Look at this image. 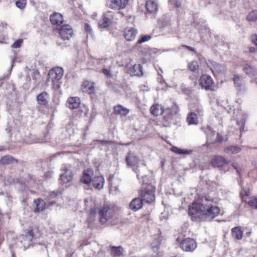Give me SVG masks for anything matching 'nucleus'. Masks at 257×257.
Masks as SVG:
<instances>
[{"instance_id": "obj_21", "label": "nucleus", "mask_w": 257, "mask_h": 257, "mask_svg": "<svg viewBox=\"0 0 257 257\" xmlns=\"http://www.w3.org/2000/svg\"><path fill=\"white\" fill-rule=\"evenodd\" d=\"M138 31L133 28H127L124 29L123 36L127 41H132L136 37Z\"/></svg>"}, {"instance_id": "obj_40", "label": "nucleus", "mask_w": 257, "mask_h": 257, "mask_svg": "<svg viewBox=\"0 0 257 257\" xmlns=\"http://www.w3.org/2000/svg\"><path fill=\"white\" fill-rule=\"evenodd\" d=\"M248 204L251 207L257 209V197H251L248 201Z\"/></svg>"}, {"instance_id": "obj_45", "label": "nucleus", "mask_w": 257, "mask_h": 257, "mask_svg": "<svg viewBox=\"0 0 257 257\" xmlns=\"http://www.w3.org/2000/svg\"><path fill=\"white\" fill-rule=\"evenodd\" d=\"M108 143V142L106 140H96L93 141L94 145L101 144L102 145H106Z\"/></svg>"}, {"instance_id": "obj_24", "label": "nucleus", "mask_w": 257, "mask_h": 257, "mask_svg": "<svg viewBox=\"0 0 257 257\" xmlns=\"http://www.w3.org/2000/svg\"><path fill=\"white\" fill-rule=\"evenodd\" d=\"M34 202L36 206L34 210L35 212H40L46 209V203L42 199L38 198L34 200Z\"/></svg>"}, {"instance_id": "obj_26", "label": "nucleus", "mask_w": 257, "mask_h": 257, "mask_svg": "<svg viewBox=\"0 0 257 257\" xmlns=\"http://www.w3.org/2000/svg\"><path fill=\"white\" fill-rule=\"evenodd\" d=\"M202 130L206 135L207 141L212 143L215 138V132L208 126L204 128L202 127Z\"/></svg>"}, {"instance_id": "obj_57", "label": "nucleus", "mask_w": 257, "mask_h": 257, "mask_svg": "<svg viewBox=\"0 0 257 257\" xmlns=\"http://www.w3.org/2000/svg\"><path fill=\"white\" fill-rule=\"evenodd\" d=\"M257 50L256 47H251L250 48V52H255Z\"/></svg>"}, {"instance_id": "obj_2", "label": "nucleus", "mask_w": 257, "mask_h": 257, "mask_svg": "<svg viewBox=\"0 0 257 257\" xmlns=\"http://www.w3.org/2000/svg\"><path fill=\"white\" fill-rule=\"evenodd\" d=\"M169 102L170 106L163 107L159 104H155L150 108L151 113L155 116H158L164 113L163 123L166 126H169L171 123H175L179 111V108L175 103L172 101H170Z\"/></svg>"}, {"instance_id": "obj_60", "label": "nucleus", "mask_w": 257, "mask_h": 257, "mask_svg": "<svg viewBox=\"0 0 257 257\" xmlns=\"http://www.w3.org/2000/svg\"><path fill=\"white\" fill-rule=\"evenodd\" d=\"M232 166L233 168H234L236 170V172L238 173V170H237V167L235 166H234V165H232Z\"/></svg>"}, {"instance_id": "obj_59", "label": "nucleus", "mask_w": 257, "mask_h": 257, "mask_svg": "<svg viewBox=\"0 0 257 257\" xmlns=\"http://www.w3.org/2000/svg\"><path fill=\"white\" fill-rule=\"evenodd\" d=\"M151 39V37L150 36H146V41H149Z\"/></svg>"}, {"instance_id": "obj_32", "label": "nucleus", "mask_w": 257, "mask_h": 257, "mask_svg": "<svg viewBox=\"0 0 257 257\" xmlns=\"http://www.w3.org/2000/svg\"><path fill=\"white\" fill-rule=\"evenodd\" d=\"M187 122L189 125L191 124H198V118L195 113L192 112L190 113L187 118Z\"/></svg>"}, {"instance_id": "obj_5", "label": "nucleus", "mask_w": 257, "mask_h": 257, "mask_svg": "<svg viewBox=\"0 0 257 257\" xmlns=\"http://www.w3.org/2000/svg\"><path fill=\"white\" fill-rule=\"evenodd\" d=\"M176 241L179 243V247L184 251L192 252L197 247V243L196 240L191 238H184L180 240L179 238Z\"/></svg>"}, {"instance_id": "obj_58", "label": "nucleus", "mask_w": 257, "mask_h": 257, "mask_svg": "<svg viewBox=\"0 0 257 257\" xmlns=\"http://www.w3.org/2000/svg\"><path fill=\"white\" fill-rule=\"evenodd\" d=\"M184 47L187 48V49H188L189 50H190L191 51L193 50V48L192 47H190V46L186 45V46H184Z\"/></svg>"}, {"instance_id": "obj_10", "label": "nucleus", "mask_w": 257, "mask_h": 257, "mask_svg": "<svg viewBox=\"0 0 257 257\" xmlns=\"http://www.w3.org/2000/svg\"><path fill=\"white\" fill-rule=\"evenodd\" d=\"M59 34L63 40H69L73 36V31L69 25H65L59 29Z\"/></svg>"}, {"instance_id": "obj_63", "label": "nucleus", "mask_w": 257, "mask_h": 257, "mask_svg": "<svg viewBox=\"0 0 257 257\" xmlns=\"http://www.w3.org/2000/svg\"><path fill=\"white\" fill-rule=\"evenodd\" d=\"M137 178L139 180H140L141 179V178H140V175L139 174H137Z\"/></svg>"}, {"instance_id": "obj_53", "label": "nucleus", "mask_w": 257, "mask_h": 257, "mask_svg": "<svg viewBox=\"0 0 257 257\" xmlns=\"http://www.w3.org/2000/svg\"><path fill=\"white\" fill-rule=\"evenodd\" d=\"M97 211L95 208H91L90 210V214L92 215L96 213Z\"/></svg>"}, {"instance_id": "obj_4", "label": "nucleus", "mask_w": 257, "mask_h": 257, "mask_svg": "<svg viewBox=\"0 0 257 257\" xmlns=\"http://www.w3.org/2000/svg\"><path fill=\"white\" fill-rule=\"evenodd\" d=\"M63 76V70L60 67L51 69L48 73V80L51 81L53 88L58 89L61 85V80Z\"/></svg>"}, {"instance_id": "obj_44", "label": "nucleus", "mask_w": 257, "mask_h": 257, "mask_svg": "<svg viewBox=\"0 0 257 257\" xmlns=\"http://www.w3.org/2000/svg\"><path fill=\"white\" fill-rule=\"evenodd\" d=\"M23 43V40L22 39H19L18 40H17L15 41L13 45H12V47L13 48H18L20 47L22 44Z\"/></svg>"}, {"instance_id": "obj_54", "label": "nucleus", "mask_w": 257, "mask_h": 257, "mask_svg": "<svg viewBox=\"0 0 257 257\" xmlns=\"http://www.w3.org/2000/svg\"><path fill=\"white\" fill-rule=\"evenodd\" d=\"M157 72H158V74L159 75H160L161 77H162V74L163 73V70H162V69L160 67H159V69H158L157 68H156Z\"/></svg>"}, {"instance_id": "obj_56", "label": "nucleus", "mask_w": 257, "mask_h": 257, "mask_svg": "<svg viewBox=\"0 0 257 257\" xmlns=\"http://www.w3.org/2000/svg\"><path fill=\"white\" fill-rule=\"evenodd\" d=\"M98 61H99V63H102V62H101V61H104V62H106L107 61H108V59L107 58H105L104 59H103V58H101V59H98Z\"/></svg>"}, {"instance_id": "obj_38", "label": "nucleus", "mask_w": 257, "mask_h": 257, "mask_svg": "<svg viewBox=\"0 0 257 257\" xmlns=\"http://www.w3.org/2000/svg\"><path fill=\"white\" fill-rule=\"evenodd\" d=\"M246 20L249 22L257 21V10H252L246 16Z\"/></svg>"}, {"instance_id": "obj_33", "label": "nucleus", "mask_w": 257, "mask_h": 257, "mask_svg": "<svg viewBox=\"0 0 257 257\" xmlns=\"http://www.w3.org/2000/svg\"><path fill=\"white\" fill-rule=\"evenodd\" d=\"M123 249L121 246L118 247L112 246L111 254L113 257H118L122 254Z\"/></svg>"}, {"instance_id": "obj_8", "label": "nucleus", "mask_w": 257, "mask_h": 257, "mask_svg": "<svg viewBox=\"0 0 257 257\" xmlns=\"http://www.w3.org/2000/svg\"><path fill=\"white\" fill-rule=\"evenodd\" d=\"M200 85L206 90L214 91L215 84L211 76L207 75H202L200 78Z\"/></svg>"}, {"instance_id": "obj_34", "label": "nucleus", "mask_w": 257, "mask_h": 257, "mask_svg": "<svg viewBox=\"0 0 257 257\" xmlns=\"http://www.w3.org/2000/svg\"><path fill=\"white\" fill-rule=\"evenodd\" d=\"M241 150V148L235 146H231L224 149V151L227 154H235Z\"/></svg>"}, {"instance_id": "obj_27", "label": "nucleus", "mask_w": 257, "mask_h": 257, "mask_svg": "<svg viewBox=\"0 0 257 257\" xmlns=\"http://www.w3.org/2000/svg\"><path fill=\"white\" fill-rule=\"evenodd\" d=\"M139 159L133 154L128 153L126 158V162L128 166H134L138 163Z\"/></svg>"}, {"instance_id": "obj_25", "label": "nucleus", "mask_w": 257, "mask_h": 257, "mask_svg": "<svg viewBox=\"0 0 257 257\" xmlns=\"http://www.w3.org/2000/svg\"><path fill=\"white\" fill-rule=\"evenodd\" d=\"M15 163H18V160L10 155L4 156L0 160V164L4 165Z\"/></svg>"}, {"instance_id": "obj_18", "label": "nucleus", "mask_w": 257, "mask_h": 257, "mask_svg": "<svg viewBox=\"0 0 257 257\" xmlns=\"http://www.w3.org/2000/svg\"><path fill=\"white\" fill-rule=\"evenodd\" d=\"M80 104V99L78 97H71L68 98L66 106L70 109L77 108Z\"/></svg>"}, {"instance_id": "obj_35", "label": "nucleus", "mask_w": 257, "mask_h": 257, "mask_svg": "<svg viewBox=\"0 0 257 257\" xmlns=\"http://www.w3.org/2000/svg\"><path fill=\"white\" fill-rule=\"evenodd\" d=\"M133 71H132L131 73L132 74L136 76H142L143 75V65L141 64H135L133 66Z\"/></svg>"}, {"instance_id": "obj_3", "label": "nucleus", "mask_w": 257, "mask_h": 257, "mask_svg": "<svg viewBox=\"0 0 257 257\" xmlns=\"http://www.w3.org/2000/svg\"><path fill=\"white\" fill-rule=\"evenodd\" d=\"M99 221L101 224H104L107 222L111 223L116 222V212L113 207L107 205H104L98 210Z\"/></svg>"}, {"instance_id": "obj_43", "label": "nucleus", "mask_w": 257, "mask_h": 257, "mask_svg": "<svg viewBox=\"0 0 257 257\" xmlns=\"http://www.w3.org/2000/svg\"><path fill=\"white\" fill-rule=\"evenodd\" d=\"M170 4L176 8H179L181 6V0H169Z\"/></svg>"}, {"instance_id": "obj_39", "label": "nucleus", "mask_w": 257, "mask_h": 257, "mask_svg": "<svg viewBox=\"0 0 257 257\" xmlns=\"http://www.w3.org/2000/svg\"><path fill=\"white\" fill-rule=\"evenodd\" d=\"M32 79L35 81V83L39 84L40 82L41 76L38 70L34 71L32 75Z\"/></svg>"}, {"instance_id": "obj_46", "label": "nucleus", "mask_w": 257, "mask_h": 257, "mask_svg": "<svg viewBox=\"0 0 257 257\" xmlns=\"http://www.w3.org/2000/svg\"><path fill=\"white\" fill-rule=\"evenodd\" d=\"M223 141V139L221 136H220L218 133L217 134L216 136H215L214 140L212 141V143L213 142H221Z\"/></svg>"}, {"instance_id": "obj_17", "label": "nucleus", "mask_w": 257, "mask_h": 257, "mask_svg": "<svg viewBox=\"0 0 257 257\" xmlns=\"http://www.w3.org/2000/svg\"><path fill=\"white\" fill-rule=\"evenodd\" d=\"M161 234V233L160 230L158 229L157 233L153 235L154 240L151 243V247L154 251H158L161 245L162 240V237Z\"/></svg>"}, {"instance_id": "obj_41", "label": "nucleus", "mask_w": 257, "mask_h": 257, "mask_svg": "<svg viewBox=\"0 0 257 257\" xmlns=\"http://www.w3.org/2000/svg\"><path fill=\"white\" fill-rule=\"evenodd\" d=\"M188 67L190 70L193 72H195L199 68L198 63L195 61H192L191 63H189Z\"/></svg>"}, {"instance_id": "obj_15", "label": "nucleus", "mask_w": 257, "mask_h": 257, "mask_svg": "<svg viewBox=\"0 0 257 257\" xmlns=\"http://www.w3.org/2000/svg\"><path fill=\"white\" fill-rule=\"evenodd\" d=\"M63 171L64 172L60 175V180L62 183H68L72 180L73 176L72 171L65 166L63 168Z\"/></svg>"}, {"instance_id": "obj_36", "label": "nucleus", "mask_w": 257, "mask_h": 257, "mask_svg": "<svg viewBox=\"0 0 257 257\" xmlns=\"http://www.w3.org/2000/svg\"><path fill=\"white\" fill-rule=\"evenodd\" d=\"M171 150L177 154H183V155H189L192 153V150H182L177 147H173L171 148Z\"/></svg>"}, {"instance_id": "obj_16", "label": "nucleus", "mask_w": 257, "mask_h": 257, "mask_svg": "<svg viewBox=\"0 0 257 257\" xmlns=\"http://www.w3.org/2000/svg\"><path fill=\"white\" fill-rule=\"evenodd\" d=\"M146 9L147 10L148 13L155 15L158 12L159 6L158 3L154 1H147L146 2Z\"/></svg>"}, {"instance_id": "obj_1", "label": "nucleus", "mask_w": 257, "mask_h": 257, "mask_svg": "<svg viewBox=\"0 0 257 257\" xmlns=\"http://www.w3.org/2000/svg\"><path fill=\"white\" fill-rule=\"evenodd\" d=\"M216 200L205 196L193 201L188 207V214L194 221H211L220 213Z\"/></svg>"}, {"instance_id": "obj_37", "label": "nucleus", "mask_w": 257, "mask_h": 257, "mask_svg": "<svg viewBox=\"0 0 257 257\" xmlns=\"http://www.w3.org/2000/svg\"><path fill=\"white\" fill-rule=\"evenodd\" d=\"M235 87L240 88L243 84V79L242 77L238 74H235L232 78Z\"/></svg>"}, {"instance_id": "obj_14", "label": "nucleus", "mask_w": 257, "mask_h": 257, "mask_svg": "<svg viewBox=\"0 0 257 257\" xmlns=\"http://www.w3.org/2000/svg\"><path fill=\"white\" fill-rule=\"evenodd\" d=\"M93 174V171L90 169L84 170L80 177V182L87 185H90L92 180V176Z\"/></svg>"}, {"instance_id": "obj_22", "label": "nucleus", "mask_w": 257, "mask_h": 257, "mask_svg": "<svg viewBox=\"0 0 257 257\" xmlns=\"http://www.w3.org/2000/svg\"><path fill=\"white\" fill-rule=\"evenodd\" d=\"M91 182L95 189L100 190L103 187L104 179L102 176H95L92 179Z\"/></svg>"}, {"instance_id": "obj_52", "label": "nucleus", "mask_w": 257, "mask_h": 257, "mask_svg": "<svg viewBox=\"0 0 257 257\" xmlns=\"http://www.w3.org/2000/svg\"><path fill=\"white\" fill-rule=\"evenodd\" d=\"M144 42H145V36H143L140 40H138L136 43V45L137 46L138 44H140Z\"/></svg>"}, {"instance_id": "obj_9", "label": "nucleus", "mask_w": 257, "mask_h": 257, "mask_svg": "<svg viewBox=\"0 0 257 257\" xmlns=\"http://www.w3.org/2000/svg\"><path fill=\"white\" fill-rule=\"evenodd\" d=\"M128 3V0H106L107 6L111 9L120 10L124 9Z\"/></svg>"}, {"instance_id": "obj_7", "label": "nucleus", "mask_w": 257, "mask_h": 257, "mask_svg": "<svg viewBox=\"0 0 257 257\" xmlns=\"http://www.w3.org/2000/svg\"><path fill=\"white\" fill-rule=\"evenodd\" d=\"M155 187L151 184L146 185V204L151 206L152 210L155 206L156 197L155 195Z\"/></svg>"}, {"instance_id": "obj_13", "label": "nucleus", "mask_w": 257, "mask_h": 257, "mask_svg": "<svg viewBox=\"0 0 257 257\" xmlns=\"http://www.w3.org/2000/svg\"><path fill=\"white\" fill-rule=\"evenodd\" d=\"M141 198H136L134 199L130 203V208L134 211H136L143 206V190H141Z\"/></svg>"}, {"instance_id": "obj_55", "label": "nucleus", "mask_w": 257, "mask_h": 257, "mask_svg": "<svg viewBox=\"0 0 257 257\" xmlns=\"http://www.w3.org/2000/svg\"><path fill=\"white\" fill-rule=\"evenodd\" d=\"M196 111L199 114L201 115L203 112V109L201 107H199L196 109Z\"/></svg>"}, {"instance_id": "obj_64", "label": "nucleus", "mask_w": 257, "mask_h": 257, "mask_svg": "<svg viewBox=\"0 0 257 257\" xmlns=\"http://www.w3.org/2000/svg\"><path fill=\"white\" fill-rule=\"evenodd\" d=\"M11 257H15L14 253L13 252H12V256H11Z\"/></svg>"}, {"instance_id": "obj_50", "label": "nucleus", "mask_w": 257, "mask_h": 257, "mask_svg": "<svg viewBox=\"0 0 257 257\" xmlns=\"http://www.w3.org/2000/svg\"><path fill=\"white\" fill-rule=\"evenodd\" d=\"M59 193V191L58 190L52 191L50 193L49 198L50 199L56 197Z\"/></svg>"}, {"instance_id": "obj_61", "label": "nucleus", "mask_w": 257, "mask_h": 257, "mask_svg": "<svg viewBox=\"0 0 257 257\" xmlns=\"http://www.w3.org/2000/svg\"><path fill=\"white\" fill-rule=\"evenodd\" d=\"M55 203H56V202H55V201H52V202H50V203H49V205H53V204H55Z\"/></svg>"}, {"instance_id": "obj_11", "label": "nucleus", "mask_w": 257, "mask_h": 257, "mask_svg": "<svg viewBox=\"0 0 257 257\" xmlns=\"http://www.w3.org/2000/svg\"><path fill=\"white\" fill-rule=\"evenodd\" d=\"M113 15L111 12L107 11L104 13L101 19L98 22V25L101 28H106L109 27L112 23Z\"/></svg>"}, {"instance_id": "obj_62", "label": "nucleus", "mask_w": 257, "mask_h": 257, "mask_svg": "<svg viewBox=\"0 0 257 257\" xmlns=\"http://www.w3.org/2000/svg\"><path fill=\"white\" fill-rule=\"evenodd\" d=\"M245 193L246 196H248L249 195V192L248 191H245Z\"/></svg>"}, {"instance_id": "obj_19", "label": "nucleus", "mask_w": 257, "mask_h": 257, "mask_svg": "<svg viewBox=\"0 0 257 257\" xmlns=\"http://www.w3.org/2000/svg\"><path fill=\"white\" fill-rule=\"evenodd\" d=\"M81 89L84 92L89 94H93L95 92L94 85L93 82H89L88 80L83 81L81 86Z\"/></svg>"}, {"instance_id": "obj_23", "label": "nucleus", "mask_w": 257, "mask_h": 257, "mask_svg": "<svg viewBox=\"0 0 257 257\" xmlns=\"http://www.w3.org/2000/svg\"><path fill=\"white\" fill-rule=\"evenodd\" d=\"M50 19L53 25H60L63 22V16L58 13H55L51 15Z\"/></svg>"}, {"instance_id": "obj_48", "label": "nucleus", "mask_w": 257, "mask_h": 257, "mask_svg": "<svg viewBox=\"0 0 257 257\" xmlns=\"http://www.w3.org/2000/svg\"><path fill=\"white\" fill-rule=\"evenodd\" d=\"M251 41L252 43H253L256 47H257V35L253 34L250 37Z\"/></svg>"}, {"instance_id": "obj_51", "label": "nucleus", "mask_w": 257, "mask_h": 257, "mask_svg": "<svg viewBox=\"0 0 257 257\" xmlns=\"http://www.w3.org/2000/svg\"><path fill=\"white\" fill-rule=\"evenodd\" d=\"M26 235L27 237H30V238L32 239L34 237V233L33 230H29V231L26 234Z\"/></svg>"}, {"instance_id": "obj_6", "label": "nucleus", "mask_w": 257, "mask_h": 257, "mask_svg": "<svg viewBox=\"0 0 257 257\" xmlns=\"http://www.w3.org/2000/svg\"><path fill=\"white\" fill-rule=\"evenodd\" d=\"M158 27L162 34L173 32L171 18L166 15H163L158 20Z\"/></svg>"}, {"instance_id": "obj_49", "label": "nucleus", "mask_w": 257, "mask_h": 257, "mask_svg": "<svg viewBox=\"0 0 257 257\" xmlns=\"http://www.w3.org/2000/svg\"><path fill=\"white\" fill-rule=\"evenodd\" d=\"M85 30L86 32H88L90 34H91L92 29L88 24L85 23L84 26Z\"/></svg>"}, {"instance_id": "obj_29", "label": "nucleus", "mask_w": 257, "mask_h": 257, "mask_svg": "<svg viewBox=\"0 0 257 257\" xmlns=\"http://www.w3.org/2000/svg\"><path fill=\"white\" fill-rule=\"evenodd\" d=\"M48 94L45 92L44 91L41 94H39L37 96V100L38 101V103L42 105H46L48 104V100L46 99V96H47Z\"/></svg>"}, {"instance_id": "obj_28", "label": "nucleus", "mask_w": 257, "mask_h": 257, "mask_svg": "<svg viewBox=\"0 0 257 257\" xmlns=\"http://www.w3.org/2000/svg\"><path fill=\"white\" fill-rule=\"evenodd\" d=\"M243 67V71L247 74L251 76H255L256 70L255 68L251 66L249 64L247 63H245L242 65Z\"/></svg>"}, {"instance_id": "obj_47", "label": "nucleus", "mask_w": 257, "mask_h": 257, "mask_svg": "<svg viewBox=\"0 0 257 257\" xmlns=\"http://www.w3.org/2000/svg\"><path fill=\"white\" fill-rule=\"evenodd\" d=\"M102 72L107 77L110 78V77H112V75L110 73V71L109 70H108L107 69L103 68V70H102Z\"/></svg>"}, {"instance_id": "obj_12", "label": "nucleus", "mask_w": 257, "mask_h": 257, "mask_svg": "<svg viewBox=\"0 0 257 257\" xmlns=\"http://www.w3.org/2000/svg\"><path fill=\"white\" fill-rule=\"evenodd\" d=\"M212 166L215 168H220L228 163V161L222 156H214L210 161Z\"/></svg>"}, {"instance_id": "obj_31", "label": "nucleus", "mask_w": 257, "mask_h": 257, "mask_svg": "<svg viewBox=\"0 0 257 257\" xmlns=\"http://www.w3.org/2000/svg\"><path fill=\"white\" fill-rule=\"evenodd\" d=\"M233 236L236 239L240 240L243 237V231L239 226L233 227L231 229Z\"/></svg>"}, {"instance_id": "obj_30", "label": "nucleus", "mask_w": 257, "mask_h": 257, "mask_svg": "<svg viewBox=\"0 0 257 257\" xmlns=\"http://www.w3.org/2000/svg\"><path fill=\"white\" fill-rule=\"evenodd\" d=\"M114 111L115 113L120 114L121 115H127L129 112V109H127L125 107H123L121 105H118L115 106L113 108Z\"/></svg>"}, {"instance_id": "obj_20", "label": "nucleus", "mask_w": 257, "mask_h": 257, "mask_svg": "<svg viewBox=\"0 0 257 257\" xmlns=\"http://www.w3.org/2000/svg\"><path fill=\"white\" fill-rule=\"evenodd\" d=\"M211 65L208 66L212 73L216 74L223 73L225 72V69L222 65L217 63L216 62H211Z\"/></svg>"}, {"instance_id": "obj_42", "label": "nucleus", "mask_w": 257, "mask_h": 257, "mask_svg": "<svg viewBox=\"0 0 257 257\" xmlns=\"http://www.w3.org/2000/svg\"><path fill=\"white\" fill-rule=\"evenodd\" d=\"M26 3V0H18L16 2V5L19 9H23L25 8Z\"/></svg>"}]
</instances>
